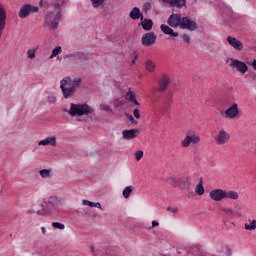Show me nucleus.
<instances>
[{
	"instance_id": "9",
	"label": "nucleus",
	"mask_w": 256,
	"mask_h": 256,
	"mask_svg": "<svg viewBox=\"0 0 256 256\" xmlns=\"http://www.w3.org/2000/svg\"><path fill=\"white\" fill-rule=\"evenodd\" d=\"M171 105H173V93L170 92L164 98V101L159 109L160 113L165 114L169 113V109H171Z\"/></svg>"
},
{
	"instance_id": "41",
	"label": "nucleus",
	"mask_w": 256,
	"mask_h": 256,
	"mask_svg": "<svg viewBox=\"0 0 256 256\" xmlns=\"http://www.w3.org/2000/svg\"><path fill=\"white\" fill-rule=\"evenodd\" d=\"M143 155H144V153H143L142 150L136 151V153H135V159H136V161H141V159H143Z\"/></svg>"
},
{
	"instance_id": "22",
	"label": "nucleus",
	"mask_w": 256,
	"mask_h": 256,
	"mask_svg": "<svg viewBox=\"0 0 256 256\" xmlns=\"http://www.w3.org/2000/svg\"><path fill=\"white\" fill-rule=\"evenodd\" d=\"M68 57L74 59V61H87L89 59V56L85 52H74L69 54Z\"/></svg>"
},
{
	"instance_id": "45",
	"label": "nucleus",
	"mask_w": 256,
	"mask_h": 256,
	"mask_svg": "<svg viewBox=\"0 0 256 256\" xmlns=\"http://www.w3.org/2000/svg\"><path fill=\"white\" fill-rule=\"evenodd\" d=\"M27 57L29 59H35V50H28Z\"/></svg>"
},
{
	"instance_id": "13",
	"label": "nucleus",
	"mask_w": 256,
	"mask_h": 256,
	"mask_svg": "<svg viewBox=\"0 0 256 256\" xmlns=\"http://www.w3.org/2000/svg\"><path fill=\"white\" fill-rule=\"evenodd\" d=\"M229 139H231V135H229V133H227V131L225 130H220L215 136L214 141L218 145H225V143H227Z\"/></svg>"
},
{
	"instance_id": "30",
	"label": "nucleus",
	"mask_w": 256,
	"mask_h": 256,
	"mask_svg": "<svg viewBox=\"0 0 256 256\" xmlns=\"http://www.w3.org/2000/svg\"><path fill=\"white\" fill-rule=\"evenodd\" d=\"M220 210H222L227 217H235V210H233V208L221 207Z\"/></svg>"
},
{
	"instance_id": "15",
	"label": "nucleus",
	"mask_w": 256,
	"mask_h": 256,
	"mask_svg": "<svg viewBox=\"0 0 256 256\" xmlns=\"http://www.w3.org/2000/svg\"><path fill=\"white\" fill-rule=\"evenodd\" d=\"M227 43H229L230 47H233L235 51H243V42L241 40H238L237 38L233 36H228L226 38Z\"/></svg>"
},
{
	"instance_id": "53",
	"label": "nucleus",
	"mask_w": 256,
	"mask_h": 256,
	"mask_svg": "<svg viewBox=\"0 0 256 256\" xmlns=\"http://www.w3.org/2000/svg\"><path fill=\"white\" fill-rule=\"evenodd\" d=\"M226 255L227 256H232L233 255V252L231 251V248L226 249Z\"/></svg>"
},
{
	"instance_id": "35",
	"label": "nucleus",
	"mask_w": 256,
	"mask_h": 256,
	"mask_svg": "<svg viewBox=\"0 0 256 256\" xmlns=\"http://www.w3.org/2000/svg\"><path fill=\"white\" fill-rule=\"evenodd\" d=\"M40 176L42 177V179H47L49 177H51V170L49 169H42L39 171Z\"/></svg>"
},
{
	"instance_id": "10",
	"label": "nucleus",
	"mask_w": 256,
	"mask_h": 256,
	"mask_svg": "<svg viewBox=\"0 0 256 256\" xmlns=\"http://www.w3.org/2000/svg\"><path fill=\"white\" fill-rule=\"evenodd\" d=\"M180 29H186L187 31H195L197 29V22L189 17H182V24Z\"/></svg>"
},
{
	"instance_id": "16",
	"label": "nucleus",
	"mask_w": 256,
	"mask_h": 256,
	"mask_svg": "<svg viewBox=\"0 0 256 256\" xmlns=\"http://www.w3.org/2000/svg\"><path fill=\"white\" fill-rule=\"evenodd\" d=\"M141 133L139 129H130V130H123L122 137L126 141H131L132 139H136L137 135Z\"/></svg>"
},
{
	"instance_id": "51",
	"label": "nucleus",
	"mask_w": 256,
	"mask_h": 256,
	"mask_svg": "<svg viewBox=\"0 0 256 256\" xmlns=\"http://www.w3.org/2000/svg\"><path fill=\"white\" fill-rule=\"evenodd\" d=\"M186 197H188V199H191V198L195 197V193L194 192H190L188 190V193H187Z\"/></svg>"
},
{
	"instance_id": "20",
	"label": "nucleus",
	"mask_w": 256,
	"mask_h": 256,
	"mask_svg": "<svg viewBox=\"0 0 256 256\" xmlns=\"http://www.w3.org/2000/svg\"><path fill=\"white\" fill-rule=\"evenodd\" d=\"M160 29L164 35H169L170 37L176 38L179 37V32H175L171 27L167 24H161Z\"/></svg>"
},
{
	"instance_id": "27",
	"label": "nucleus",
	"mask_w": 256,
	"mask_h": 256,
	"mask_svg": "<svg viewBox=\"0 0 256 256\" xmlns=\"http://www.w3.org/2000/svg\"><path fill=\"white\" fill-rule=\"evenodd\" d=\"M248 221H249V223H246L244 225V228L246 229V231H255V229H256V220L249 219Z\"/></svg>"
},
{
	"instance_id": "11",
	"label": "nucleus",
	"mask_w": 256,
	"mask_h": 256,
	"mask_svg": "<svg viewBox=\"0 0 256 256\" xmlns=\"http://www.w3.org/2000/svg\"><path fill=\"white\" fill-rule=\"evenodd\" d=\"M231 61L230 66L233 67V69H237L239 73L244 74L249 71V66H247L245 62L233 58H231Z\"/></svg>"
},
{
	"instance_id": "32",
	"label": "nucleus",
	"mask_w": 256,
	"mask_h": 256,
	"mask_svg": "<svg viewBox=\"0 0 256 256\" xmlns=\"http://www.w3.org/2000/svg\"><path fill=\"white\" fill-rule=\"evenodd\" d=\"M94 9H99L107 0H90Z\"/></svg>"
},
{
	"instance_id": "59",
	"label": "nucleus",
	"mask_w": 256,
	"mask_h": 256,
	"mask_svg": "<svg viewBox=\"0 0 256 256\" xmlns=\"http://www.w3.org/2000/svg\"><path fill=\"white\" fill-rule=\"evenodd\" d=\"M90 249H91L92 253H95V246H91Z\"/></svg>"
},
{
	"instance_id": "3",
	"label": "nucleus",
	"mask_w": 256,
	"mask_h": 256,
	"mask_svg": "<svg viewBox=\"0 0 256 256\" xmlns=\"http://www.w3.org/2000/svg\"><path fill=\"white\" fill-rule=\"evenodd\" d=\"M166 183L172 187H179L181 191H190L191 189V177L189 176H172L166 179Z\"/></svg>"
},
{
	"instance_id": "47",
	"label": "nucleus",
	"mask_w": 256,
	"mask_h": 256,
	"mask_svg": "<svg viewBox=\"0 0 256 256\" xmlns=\"http://www.w3.org/2000/svg\"><path fill=\"white\" fill-rule=\"evenodd\" d=\"M82 204H83V205H87L88 207H94L95 202H91V201H89V200H83V201H82Z\"/></svg>"
},
{
	"instance_id": "19",
	"label": "nucleus",
	"mask_w": 256,
	"mask_h": 256,
	"mask_svg": "<svg viewBox=\"0 0 256 256\" xmlns=\"http://www.w3.org/2000/svg\"><path fill=\"white\" fill-rule=\"evenodd\" d=\"M199 141H201V138H199V136H186L182 140L181 145H182V147H189V145H191V143H193V145H197V143H199Z\"/></svg>"
},
{
	"instance_id": "6",
	"label": "nucleus",
	"mask_w": 256,
	"mask_h": 256,
	"mask_svg": "<svg viewBox=\"0 0 256 256\" xmlns=\"http://www.w3.org/2000/svg\"><path fill=\"white\" fill-rule=\"evenodd\" d=\"M31 13H39V7L31 4H24L19 10L18 17L20 19H27Z\"/></svg>"
},
{
	"instance_id": "29",
	"label": "nucleus",
	"mask_w": 256,
	"mask_h": 256,
	"mask_svg": "<svg viewBox=\"0 0 256 256\" xmlns=\"http://www.w3.org/2000/svg\"><path fill=\"white\" fill-rule=\"evenodd\" d=\"M132 193H133V186H127L126 188H124L122 195L124 199H129Z\"/></svg>"
},
{
	"instance_id": "5",
	"label": "nucleus",
	"mask_w": 256,
	"mask_h": 256,
	"mask_svg": "<svg viewBox=\"0 0 256 256\" xmlns=\"http://www.w3.org/2000/svg\"><path fill=\"white\" fill-rule=\"evenodd\" d=\"M69 81L71 82V77H65L60 81V89L62 91L64 99H69V97H73V95H75V91H77L75 86H70L68 88L65 87L67 83H69Z\"/></svg>"
},
{
	"instance_id": "25",
	"label": "nucleus",
	"mask_w": 256,
	"mask_h": 256,
	"mask_svg": "<svg viewBox=\"0 0 256 256\" xmlns=\"http://www.w3.org/2000/svg\"><path fill=\"white\" fill-rule=\"evenodd\" d=\"M168 5H170V7H177L178 9H181V7H185V5H187V0H170Z\"/></svg>"
},
{
	"instance_id": "31",
	"label": "nucleus",
	"mask_w": 256,
	"mask_h": 256,
	"mask_svg": "<svg viewBox=\"0 0 256 256\" xmlns=\"http://www.w3.org/2000/svg\"><path fill=\"white\" fill-rule=\"evenodd\" d=\"M63 53V49L61 46H57L52 50V54L50 56V59H53V57H57V55H61Z\"/></svg>"
},
{
	"instance_id": "56",
	"label": "nucleus",
	"mask_w": 256,
	"mask_h": 256,
	"mask_svg": "<svg viewBox=\"0 0 256 256\" xmlns=\"http://www.w3.org/2000/svg\"><path fill=\"white\" fill-rule=\"evenodd\" d=\"M252 67H253L254 71H256V60L255 59L252 61Z\"/></svg>"
},
{
	"instance_id": "37",
	"label": "nucleus",
	"mask_w": 256,
	"mask_h": 256,
	"mask_svg": "<svg viewBox=\"0 0 256 256\" xmlns=\"http://www.w3.org/2000/svg\"><path fill=\"white\" fill-rule=\"evenodd\" d=\"M236 210H234V215L236 217H243V208L239 207V205H236Z\"/></svg>"
},
{
	"instance_id": "28",
	"label": "nucleus",
	"mask_w": 256,
	"mask_h": 256,
	"mask_svg": "<svg viewBox=\"0 0 256 256\" xmlns=\"http://www.w3.org/2000/svg\"><path fill=\"white\" fill-rule=\"evenodd\" d=\"M145 65H146V70L149 71L150 73H153L155 71V67H157L155 62H153L152 60H147L145 62Z\"/></svg>"
},
{
	"instance_id": "50",
	"label": "nucleus",
	"mask_w": 256,
	"mask_h": 256,
	"mask_svg": "<svg viewBox=\"0 0 256 256\" xmlns=\"http://www.w3.org/2000/svg\"><path fill=\"white\" fill-rule=\"evenodd\" d=\"M155 227H159V222L154 220V221H152V226L149 227V229H155Z\"/></svg>"
},
{
	"instance_id": "52",
	"label": "nucleus",
	"mask_w": 256,
	"mask_h": 256,
	"mask_svg": "<svg viewBox=\"0 0 256 256\" xmlns=\"http://www.w3.org/2000/svg\"><path fill=\"white\" fill-rule=\"evenodd\" d=\"M102 109L103 111H107V112L111 111V107L109 105H104Z\"/></svg>"
},
{
	"instance_id": "61",
	"label": "nucleus",
	"mask_w": 256,
	"mask_h": 256,
	"mask_svg": "<svg viewBox=\"0 0 256 256\" xmlns=\"http://www.w3.org/2000/svg\"><path fill=\"white\" fill-rule=\"evenodd\" d=\"M195 248L199 250V249H201V245L197 244V245H195Z\"/></svg>"
},
{
	"instance_id": "55",
	"label": "nucleus",
	"mask_w": 256,
	"mask_h": 256,
	"mask_svg": "<svg viewBox=\"0 0 256 256\" xmlns=\"http://www.w3.org/2000/svg\"><path fill=\"white\" fill-rule=\"evenodd\" d=\"M132 103H134V105H136L137 107H139V105H141L139 103V101H137V98L135 100H132Z\"/></svg>"
},
{
	"instance_id": "23",
	"label": "nucleus",
	"mask_w": 256,
	"mask_h": 256,
	"mask_svg": "<svg viewBox=\"0 0 256 256\" xmlns=\"http://www.w3.org/2000/svg\"><path fill=\"white\" fill-rule=\"evenodd\" d=\"M38 145H50L51 147H55V145H57V138H55V136L47 137L44 140H40Z\"/></svg>"
},
{
	"instance_id": "42",
	"label": "nucleus",
	"mask_w": 256,
	"mask_h": 256,
	"mask_svg": "<svg viewBox=\"0 0 256 256\" xmlns=\"http://www.w3.org/2000/svg\"><path fill=\"white\" fill-rule=\"evenodd\" d=\"M81 78H75L73 81H72V87H80L81 86Z\"/></svg>"
},
{
	"instance_id": "34",
	"label": "nucleus",
	"mask_w": 256,
	"mask_h": 256,
	"mask_svg": "<svg viewBox=\"0 0 256 256\" xmlns=\"http://www.w3.org/2000/svg\"><path fill=\"white\" fill-rule=\"evenodd\" d=\"M126 99L129 103H132V101L137 99V96L135 95V92L129 90L126 94Z\"/></svg>"
},
{
	"instance_id": "36",
	"label": "nucleus",
	"mask_w": 256,
	"mask_h": 256,
	"mask_svg": "<svg viewBox=\"0 0 256 256\" xmlns=\"http://www.w3.org/2000/svg\"><path fill=\"white\" fill-rule=\"evenodd\" d=\"M52 227L53 229H60V231H63V229H65V224H62L61 222H53Z\"/></svg>"
},
{
	"instance_id": "62",
	"label": "nucleus",
	"mask_w": 256,
	"mask_h": 256,
	"mask_svg": "<svg viewBox=\"0 0 256 256\" xmlns=\"http://www.w3.org/2000/svg\"><path fill=\"white\" fill-rule=\"evenodd\" d=\"M77 121H81V119H77Z\"/></svg>"
},
{
	"instance_id": "2",
	"label": "nucleus",
	"mask_w": 256,
	"mask_h": 256,
	"mask_svg": "<svg viewBox=\"0 0 256 256\" xmlns=\"http://www.w3.org/2000/svg\"><path fill=\"white\" fill-rule=\"evenodd\" d=\"M59 205V198L55 196H50L47 200H44L40 204V209L36 211L37 215L45 216L49 213H53Z\"/></svg>"
},
{
	"instance_id": "12",
	"label": "nucleus",
	"mask_w": 256,
	"mask_h": 256,
	"mask_svg": "<svg viewBox=\"0 0 256 256\" xmlns=\"http://www.w3.org/2000/svg\"><path fill=\"white\" fill-rule=\"evenodd\" d=\"M182 21H183V17H181V14H171L168 17L167 23L169 27H173L174 29H177V27L181 28Z\"/></svg>"
},
{
	"instance_id": "38",
	"label": "nucleus",
	"mask_w": 256,
	"mask_h": 256,
	"mask_svg": "<svg viewBox=\"0 0 256 256\" xmlns=\"http://www.w3.org/2000/svg\"><path fill=\"white\" fill-rule=\"evenodd\" d=\"M125 117L128 118V121L132 123V125H137L139 123L135 118H133V115L129 113H125Z\"/></svg>"
},
{
	"instance_id": "4",
	"label": "nucleus",
	"mask_w": 256,
	"mask_h": 256,
	"mask_svg": "<svg viewBox=\"0 0 256 256\" xmlns=\"http://www.w3.org/2000/svg\"><path fill=\"white\" fill-rule=\"evenodd\" d=\"M71 117H83V115H93L95 110L91 108L88 104H73L71 103L70 109L68 111Z\"/></svg>"
},
{
	"instance_id": "46",
	"label": "nucleus",
	"mask_w": 256,
	"mask_h": 256,
	"mask_svg": "<svg viewBox=\"0 0 256 256\" xmlns=\"http://www.w3.org/2000/svg\"><path fill=\"white\" fill-rule=\"evenodd\" d=\"M133 115H134V117H135L136 119H141V113H140L139 109H137V108L134 109Z\"/></svg>"
},
{
	"instance_id": "8",
	"label": "nucleus",
	"mask_w": 256,
	"mask_h": 256,
	"mask_svg": "<svg viewBox=\"0 0 256 256\" xmlns=\"http://www.w3.org/2000/svg\"><path fill=\"white\" fill-rule=\"evenodd\" d=\"M169 83H171V78L167 74H162L158 81V88H156L155 91L159 93L165 92L167 87H169Z\"/></svg>"
},
{
	"instance_id": "60",
	"label": "nucleus",
	"mask_w": 256,
	"mask_h": 256,
	"mask_svg": "<svg viewBox=\"0 0 256 256\" xmlns=\"http://www.w3.org/2000/svg\"><path fill=\"white\" fill-rule=\"evenodd\" d=\"M162 1V3H167V4H169V2L171 1V0H161Z\"/></svg>"
},
{
	"instance_id": "43",
	"label": "nucleus",
	"mask_w": 256,
	"mask_h": 256,
	"mask_svg": "<svg viewBox=\"0 0 256 256\" xmlns=\"http://www.w3.org/2000/svg\"><path fill=\"white\" fill-rule=\"evenodd\" d=\"M182 40L184 43H191V37L188 34H183Z\"/></svg>"
},
{
	"instance_id": "17",
	"label": "nucleus",
	"mask_w": 256,
	"mask_h": 256,
	"mask_svg": "<svg viewBox=\"0 0 256 256\" xmlns=\"http://www.w3.org/2000/svg\"><path fill=\"white\" fill-rule=\"evenodd\" d=\"M209 197L212 199V201H223V199H225V190L214 189L210 191Z\"/></svg>"
},
{
	"instance_id": "57",
	"label": "nucleus",
	"mask_w": 256,
	"mask_h": 256,
	"mask_svg": "<svg viewBox=\"0 0 256 256\" xmlns=\"http://www.w3.org/2000/svg\"><path fill=\"white\" fill-rule=\"evenodd\" d=\"M41 231H42L43 235H45V233H47V230L45 229V227H41Z\"/></svg>"
},
{
	"instance_id": "21",
	"label": "nucleus",
	"mask_w": 256,
	"mask_h": 256,
	"mask_svg": "<svg viewBox=\"0 0 256 256\" xmlns=\"http://www.w3.org/2000/svg\"><path fill=\"white\" fill-rule=\"evenodd\" d=\"M129 17L133 21H137V19L143 21V13H141V9H139V7L132 8V10L129 13Z\"/></svg>"
},
{
	"instance_id": "33",
	"label": "nucleus",
	"mask_w": 256,
	"mask_h": 256,
	"mask_svg": "<svg viewBox=\"0 0 256 256\" xmlns=\"http://www.w3.org/2000/svg\"><path fill=\"white\" fill-rule=\"evenodd\" d=\"M195 192L197 193V195H204L205 194V187H203V182H200L196 186Z\"/></svg>"
},
{
	"instance_id": "7",
	"label": "nucleus",
	"mask_w": 256,
	"mask_h": 256,
	"mask_svg": "<svg viewBox=\"0 0 256 256\" xmlns=\"http://www.w3.org/2000/svg\"><path fill=\"white\" fill-rule=\"evenodd\" d=\"M156 41H157V35H155L153 32H148L144 34L141 38V43L144 47H151L155 45Z\"/></svg>"
},
{
	"instance_id": "18",
	"label": "nucleus",
	"mask_w": 256,
	"mask_h": 256,
	"mask_svg": "<svg viewBox=\"0 0 256 256\" xmlns=\"http://www.w3.org/2000/svg\"><path fill=\"white\" fill-rule=\"evenodd\" d=\"M225 115L228 119H235V117L239 115V105L233 103L232 106L225 111Z\"/></svg>"
},
{
	"instance_id": "26",
	"label": "nucleus",
	"mask_w": 256,
	"mask_h": 256,
	"mask_svg": "<svg viewBox=\"0 0 256 256\" xmlns=\"http://www.w3.org/2000/svg\"><path fill=\"white\" fill-rule=\"evenodd\" d=\"M225 199L237 201V199H239V193L235 190L225 191Z\"/></svg>"
},
{
	"instance_id": "1",
	"label": "nucleus",
	"mask_w": 256,
	"mask_h": 256,
	"mask_svg": "<svg viewBox=\"0 0 256 256\" xmlns=\"http://www.w3.org/2000/svg\"><path fill=\"white\" fill-rule=\"evenodd\" d=\"M67 3H69V0H40V7L44 9L53 7L54 11L56 12L55 15L53 12H48L45 15V23H47L51 29L55 30L57 27H59V21H61L63 17L61 14V7H64V5H67Z\"/></svg>"
},
{
	"instance_id": "54",
	"label": "nucleus",
	"mask_w": 256,
	"mask_h": 256,
	"mask_svg": "<svg viewBox=\"0 0 256 256\" xmlns=\"http://www.w3.org/2000/svg\"><path fill=\"white\" fill-rule=\"evenodd\" d=\"M93 207H96L97 209H103L102 207H101V203H99V202H94V206Z\"/></svg>"
},
{
	"instance_id": "14",
	"label": "nucleus",
	"mask_w": 256,
	"mask_h": 256,
	"mask_svg": "<svg viewBox=\"0 0 256 256\" xmlns=\"http://www.w3.org/2000/svg\"><path fill=\"white\" fill-rule=\"evenodd\" d=\"M7 26V11L3 6H0V39L3 37V31Z\"/></svg>"
},
{
	"instance_id": "40",
	"label": "nucleus",
	"mask_w": 256,
	"mask_h": 256,
	"mask_svg": "<svg viewBox=\"0 0 256 256\" xmlns=\"http://www.w3.org/2000/svg\"><path fill=\"white\" fill-rule=\"evenodd\" d=\"M142 9H143L144 13L151 11V2L144 3L142 6Z\"/></svg>"
},
{
	"instance_id": "49",
	"label": "nucleus",
	"mask_w": 256,
	"mask_h": 256,
	"mask_svg": "<svg viewBox=\"0 0 256 256\" xmlns=\"http://www.w3.org/2000/svg\"><path fill=\"white\" fill-rule=\"evenodd\" d=\"M57 98L55 96H48V102L49 103H56Z\"/></svg>"
},
{
	"instance_id": "44",
	"label": "nucleus",
	"mask_w": 256,
	"mask_h": 256,
	"mask_svg": "<svg viewBox=\"0 0 256 256\" xmlns=\"http://www.w3.org/2000/svg\"><path fill=\"white\" fill-rule=\"evenodd\" d=\"M167 211H169V213H173L174 215L179 213V209H177L176 207H167Z\"/></svg>"
},
{
	"instance_id": "39",
	"label": "nucleus",
	"mask_w": 256,
	"mask_h": 256,
	"mask_svg": "<svg viewBox=\"0 0 256 256\" xmlns=\"http://www.w3.org/2000/svg\"><path fill=\"white\" fill-rule=\"evenodd\" d=\"M123 105H125V101H123V100L116 99L114 101V107L116 109H119V107H123Z\"/></svg>"
},
{
	"instance_id": "58",
	"label": "nucleus",
	"mask_w": 256,
	"mask_h": 256,
	"mask_svg": "<svg viewBox=\"0 0 256 256\" xmlns=\"http://www.w3.org/2000/svg\"><path fill=\"white\" fill-rule=\"evenodd\" d=\"M27 213H28V214L37 213V211H35V210H28Z\"/></svg>"
},
{
	"instance_id": "24",
	"label": "nucleus",
	"mask_w": 256,
	"mask_h": 256,
	"mask_svg": "<svg viewBox=\"0 0 256 256\" xmlns=\"http://www.w3.org/2000/svg\"><path fill=\"white\" fill-rule=\"evenodd\" d=\"M139 25L142 26V29L144 31H151L153 29V20L145 18L141 20V23Z\"/></svg>"
},
{
	"instance_id": "48",
	"label": "nucleus",
	"mask_w": 256,
	"mask_h": 256,
	"mask_svg": "<svg viewBox=\"0 0 256 256\" xmlns=\"http://www.w3.org/2000/svg\"><path fill=\"white\" fill-rule=\"evenodd\" d=\"M133 55H134V59L132 60L131 65H135L137 59H139V55H137V51H134Z\"/></svg>"
}]
</instances>
